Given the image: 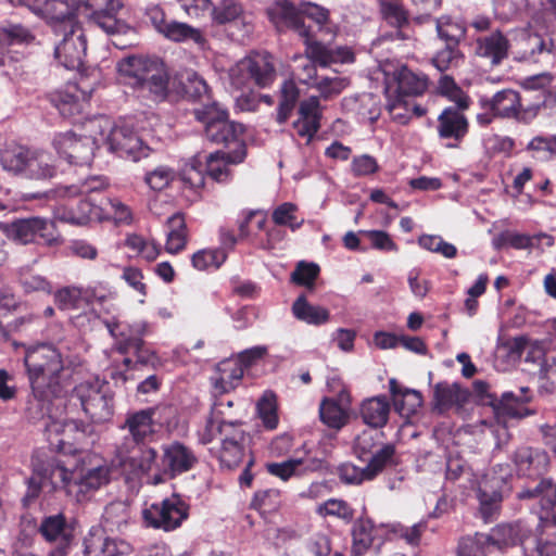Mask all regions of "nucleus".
Instances as JSON below:
<instances>
[{
    "mask_svg": "<svg viewBox=\"0 0 556 556\" xmlns=\"http://www.w3.org/2000/svg\"><path fill=\"white\" fill-rule=\"evenodd\" d=\"M382 470H371V465H367L363 468L356 467L355 465H344L340 468V478L342 481L350 484H361L364 481H370L375 479Z\"/></svg>",
    "mask_w": 556,
    "mask_h": 556,
    "instance_id": "052dcab7",
    "label": "nucleus"
},
{
    "mask_svg": "<svg viewBox=\"0 0 556 556\" xmlns=\"http://www.w3.org/2000/svg\"><path fill=\"white\" fill-rule=\"evenodd\" d=\"M509 47L507 37L502 31L495 30L476 39L475 52L478 56L486 59L491 65L496 66L507 59Z\"/></svg>",
    "mask_w": 556,
    "mask_h": 556,
    "instance_id": "cd10ccee",
    "label": "nucleus"
},
{
    "mask_svg": "<svg viewBox=\"0 0 556 556\" xmlns=\"http://www.w3.org/2000/svg\"><path fill=\"white\" fill-rule=\"evenodd\" d=\"M529 533V530L520 522H516L497 526L486 536L490 539L491 548L503 549L507 546L522 544Z\"/></svg>",
    "mask_w": 556,
    "mask_h": 556,
    "instance_id": "473e14b6",
    "label": "nucleus"
},
{
    "mask_svg": "<svg viewBox=\"0 0 556 556\" xmlns=\"http://www.w3.org/2000/svg\"><path fill=\"white\" fill-rule=\"evenodd\" d=\"M104 8L88 14L89 21L111 37V42L118 49H126L137 42L136 30L124 21L117 18V12L123 8L119 0H104Z\"/></svg>",
    "mask_w": 556,
    "mask_h": 556,
    "instance_id": "9d476101",
    "label": "nucleus"
},
{
    "mask_svg": "<svg viewBox=\"0 0 556 556\" xmlns=\"http://www.w3.org/2000/svg\"><path fill=\"white\" fill-rule=\"evenodd\" d=\"M39 534L46 542L55 544L48 556L68 555L74 530L63 513L45 516L39 523Z\"/></svg>",
    "mask_w": 556,
    "mask_h": 556,
    "instance_id": "aec40b11",
    "label": "nucleus"
},
{
    "mask_svg": "<svg viewBox=\"0 0 556 556\" xmlns=\"http://www.w3.org/2000/svg\"><path fill=\"white\" fill-rule=\"evenodd\" d=\"M374 523L368 518H358L352 529L353 554L361 556L366 553L374 542Z\"/></svg>",
    "mask_w": 556,
    "mask_h": 556,
    "instance_id": "37998d69",
    "label": "nucleus"
},
{
    "mask_svg": "<svg viewBox=\"0 0 556 556\" xmlns=\"http://www.w3.org/2000/svg\"><path fill=\"white\" fill-rule=\"evenodd\" d=\"M159 409L157 406L148 407L126 415L121 429L127 431V434L116 445V451L122 459H126L138 445L147 444L153 440L156 433L154 417Z\"/></svg>",
    "mask_w": 556,
    "mask_h": 556,
    "instance_id": "1a4fd4ad",
    "label": "nucleus"
},
{
    "mask_svg": "<svg viewBox=\"0 0 556 556\" xmlns=\"http://www.w3.org/2000/svg\"><path fill=\"white\" fill-rule=\"evenodd\" d=\"M53 147L70 164L90 165L96 149V139L89 136H77L74 131L56 134Z\"/></svg>",
    "mask_w": 556,
    "mask_h": 556,
    "instance_id": "6ab92c4d",
    "label": "nucleus"
},
{
    "mask_svg": "<svg viewBox=\"0 0 556 556\" xmlns=\"http://www.w3.org/2000/svg\"><path fill=\"white\" fill-rule=\"evenodd\" d=\"M23 362L34 399L50 414L51 405L62 400L70 388L61 352L48 343L27 345Z\"/></svg>",
    "mask_w": 556,
    "mask_h": 556,
    "instance_id": "f257e3e1",
    "label": "nucleus"
},
{
    "mask_svg": "<svg viewBox=\"0 0 556 556\" xmlns=\"http://www.w3.org/2000/svg\"><path fill=\"white\" fill-rule=\"evenodd\" d=\"M438 93L454 102L459 109H468L470 104L469 97L455 83L450 75H442L438 80Z\"/></svg>",
    "mask_w": 556,
    "mask_h": 556,
    "instance_id": "09e8293b",
    "label": "nucleus"
},
{
    "mask_svg": "<svg viewBox=\"0 0 556 556\" xmlns=\"http://www.w3.org/2000/svg\"><path fill=\"white\" fill-rule=\"evenodd\" d=\"M147 333V324L138 323L128 327V332L125 337H121L116 343V350L121 354H127L128 352H135V342L141 341L142 337Z\"/></svg>",
    "mask_w": 556,
    "mask_h": 556,
    "instance_id": "338daca9",
    "label": "nucleus"
},
{
    "mask_svg": "<svg viewBox=\"0 0 556 556\" xmlns=\"http://www.w3.org/2000/svg\"><path fill=\"white\" fill-rule=\"evenodd\" d=\"M384 433L378 429H367L359 433L354 440V453L371 465V470L383 469L391 466L394 460L395 446L392 443L383 442Z\"/></svg>",
    "mask_w": 556,
    "mask_h": 556,
    "instance_id": "f8f14e48",
    "label": "nucleus"
},
{
    "mask_svg": "<svg viewBox=\"0 0 556 556\" xmlns=\"http://www.w3.org/2000/svg\"><path fill=\"white\" fill-rule=\"evenodd\" d=\"M292 313L296 319L311 325H321L329 320V311L307 302L305 295H300L292 304Z\"/></svg>",
    "mask_w": 556,
    "mask_h": 556,
    "instance_id": "a19ab883",
    "label": "nucleus"
},
{
    "mask_svg": "<svg viewBox=\"0 0 556 556\" xmlns=\"http://www.w3.org/2000/svg\"><path fill=\"white\" fill-rule=\"evenodd\" d=\"M464 62V54L459 47L445 46L431 59V64L441 73L456 68Z\"/></svg>",
    "mask_w": 556,
    "mask_h": 556,
    "instance_id": "603ef678",
    "label": "nucleus"
},
{
    "mask_svg": "<svg viewBox=\"0 0 556 556\" xmlns=\"http://www.w3.org/2000/svg\"><path fill=\"white\" fill-rule=\"evenodd\" d=\"M266 15L278 33H296L307 46V53L321 64H327V61L336 55L314 39L311 27L306 26L302 18L301 4L296 7L289 0H275L267 7Z\"/></svg>",
    "mask_w": 556,
    "mask_h": 556,
    "instance_id": "7ed1b4c3",
    "label": "nucleus"
},
{
    "mask_svg": "<svg viewBox=\"0 0 556 556\" xmlns=\"http://www.w3.org/2000/svg\"><path fill=\"white\" fill-rule=\"evenodd\" d=\"M321 467V462L313 457L289 458L281 463H269L266 465L267 471L288 481L291 477H301L307 472L316 471Z\"/></svg>",
    "mask_w": 556,
    "mask_h": 556,
    "instance_id": "c756f323",
    "label": "nucleus"
},
{
    "mask_svg": "<svg viewBox=\"0 0 556 556\" xmlns=\"http://www.w3.org/2000/svg\"><path fill=\"white\" fill-rule=\"evenodd\" d=\"M83 556H105V532L91 527L83 539Z\"/></svg>",
    "mask_w": 556,
    "mask_h": 556,
    "instance_id": "bf43d9fd",
    "label": "nucleus"
},
{
    "mask_svg": "<svg viewBox=\"0 0 556 556\" xmlns=\"http://www.w3.org/2000/svg\"><path fill=\"white\" fill-rule=\"evenodd\" d=\"M60 38L54 56L67 70H79L87 53V38L81 25L54 33Z\"/></svg>",
    "mask_w": 556,
    "mask_h": 556,
    "instance_id": "f3484780",
    "label": "nucleus"
},
{
    "mask_svg": "<svg viewBox=\"0 0 556 556\" xmlns=\"http://www.w3.org/2000/svg\"><path fill=\"white\" fill-rule=\"evenodd\" d=\"M247 156V148L244 142H240L238 148L231 152L217 151L211 153L206 159V172L208 177L217 182H225L230 179L231 173L229 164H239Z\"/></svg>",
    "mask_w": 556,
    "mask_h": 556,
    "instance_id": "bb28decb",
    "label": "nucleus"
},
{
    "mask_svg": "<svg viewBox=\"0 0 556 556\" xmlns=\"http://www.w3.org/2000/svg\"><path fill=\"white\" fill-rule=\"evenodd\" d=\"M18 281L25 293L42 292L50 294L52 292L51 283L41 275L21 270L18 274Z\"/></svg>",
    "mask_w": 556,
    "mask_h": 556,
    "instance_id": "69168bd1",
    "label": "nucleus"
},
{
    "mask_svg": "<svg viewBox=\"0 0 556 556\" xmlns=\"http://www.w3.org/2000/svg\"><path fill=\"white\" fill-rule=\"evenodd\" d=\"M275 78V65L268 53L251 54L230 70L231 85L238 89L251 86L266 88L274 83Z\"/></svg>",
    "mask_w": 556,
    "mask_h": 556,
    "instance_id": "6e6552de",
    "label": "nucleus"
},
{
    "mask_svg": "<svg viewBox=\"0 0 556 556\" xmlns=\"http://www.w3.org/2000/svg\"><path fill=\"white\" fill-rule=\"evenodd\" d=\"M301 14L302 18L304 17L311 18L314 21L320 33H325L330 36V39L333 38L334 33L332 28L328 25L329 22V11L318 4L304 2L301 3Z\"/></svg>",
    "mask_w": 556,
    "mask_h": 556,
    "instance_id": "13d9d810",
    "label": "nucleus"
},
{
    "mask_svg": "<svg viewBox=\"0 0 556 556\" xmlns=\"http://www.w3.org/2000/svg\"><path fill=\"white\" fill-rule=\"evenodd\" d=\"M0 231L8 239L20 244L35 242L37 237L41 238L48 245L58 242L53 222L42 217L18 218L11 223L0 222Z\"/></svg>",
    "mask_w": 556,
    "mask_h": 556,
    "instance_id": "ddd939ff",
    "label": "nucleus"
},
{
    "mask_svg": "<svg viewBox=\"0 0 556 556\" xmlns=\"http://www.w3.org/2000/svg\"><path fill=\"white\" fill-rule=\"evenodd\" d=\"M299 96L300 91L294 81H283L280 87V101L277 113V122L279 124L287 122L299 100Z\"/></svg>",
    "mask_w": 556,
    "mask_h": 556,
    "instance_id": "de8ad7c7",
    "label": "nucleus"
},
{
    "mask_svg": "<svg viewBox=\"0 0 556 556\" xmlns=\"http://www.w3.org/2000/svg\"><path fill=\"white\" fill-rule=\"evenodd\" d=\"M194 117L204 125L207 140L217 144L237 146L242 142L239 137L243 134V125L229 119L228 112L218 102L212 101L194 109Z\"/></svg>",
    "mask_w": 556,
    "mask_h": 556,
    "instance_id": "39448f33",
    "label": "nucleus"
},
{
    "mask_svg": "<svg viewBox=\"0 0 556 556\" xmlns=\"http://www.w3.org/2000/svg\"><path fill=\"white\" fill-rule=\"evenodd\" d=\"M316 511L323 516L337 517L345 522H351L354 518V509L343 500L329 498L318 505Z\"/></svg>",
    "mask_w": 556,
    "mask_h": 556,
    "instance_id": "4d7b16f0",
    "label": "nucleus"
},
{
    "mask_svg": "<svg viewBox=\"0 0 556 556\" xmlns=\"http://www.w3.org/2000/svg\"><path fill=\"white\" fill-rule=\"evenodd\" d=\"M458 106L445 108L438 116L437 131L441 140L446 141L447 148H459L469 131V122L464 111Z\"/></svg>",
    "mask_w": 556,
    "mask_h": 556,
    "instance_id": "393cba45",
    "label": "nucleus"
},
{
    "mask_svg": "<svg viewBox=\"0 0 556 556\" xmlns=\"http://www.w3.org/2000/svg\"><path fill=\"white\" fill-rule=\"evenodd\" d=\"M490 539L486 533H475L459 540L457 547V556H479L491 549Z\"/></svg>",
    "mask_w": 556,
    "mask_h": 556,
    "instance_id": "3c124183",
    "label": "nucleus"
},
{
    "mask_svg": "<svg viewBox=\"0 0 556 556\" xmlns=\"http://www.w3.org/2000/svg\"><path fill=\"white\" fill-rule=\"evenodd\" d=\"M177 78L184 97L191 100H203L204 98L210 100V88L204 78L197 72L186 70Z\"/></svg>",
    "mask_w": 556,
    "mask_h": 556,
    "instance_id": "ea45409f",
    "label": "nucleus"
},
{
    "mask_svg": "<svg viewBox=\"0 0 556 556\" xmlns=\"http://www.w3.org/2000/svg\"><path fill=\"white\" fill-rule=\"evenodd\" d=\"M104 210L103 201L97 202L92 197L85 195L80 199L75 208H71L65 219L72 224L84 225L91 220L102 218Z\"/></svg>",
    "mask_w": 556,
    "mask_h": 556,
    "instance_id": "c9c22d12",
    "label": "nucleus"
},
{
    "mask_svg": "<svg viewBox=\"0 0 556 556\" xmlns=\"http://www.w3.org/2000/svg\"><path fill=\"white\" fill-rule=\"evenodd\" d=\"M520 59L545 66L556 63L555 46L552 38L536 33L522 31L516 42Z\"/></svg>",
    "mask_w": 556,
    "mask_h": 556,
    "instance_id": "5701e85b",
    "label": "nucleus"
},
{
    "mask_svg": "<svg viewBox=\"0 0 556 556\" xmlns=\"http://www.w3.org/2000/svg\"><path fill=\"white\" fill-rule=\"evenodd\" d=\"M163 36L174 42H184L191 40L197 45H204L205 39L199 28L192 27L187 23L169 20L168 26Z\"/></svg>",
    "mask_w": 556,
    "mask_h": 556,
    "instance_id": "c03bdc74",
    "label": "nucleus"
},
{
    "mask_svg": "<svg viewBox=\"0 0 556 556\" xmlns=\"http://www.w3.org/2000/svg\"><path fill=\"white\" fill-rule=\"evenodd\" d=\"M469 392L458 383L446 381L438 382L433 388L434 408L439 412L448 409L453 405L462 406L467 402Z\"/></svg>",
    "mask_w": 556,
    "mask_h": 556,
    "instance_id": "2f4dec72",
    "label": "nucleus"
},
{
    "mask_svg": "<svg viewBox=\"0 0 556 556\" xmlns=\"http://www.w3.org/2000/svg\"><path fill=\"white\" fill-rule=\"evenodd\" d=\"M198 463L193 451L180 442H172L162 446L160 473L152 478L153 484L162 483L165 477L174 478L177 475L191 470Z\"/></svg>",
    "mask_w": 556,
    "mask_h": 556,
    "instance_id": "a211bd4d",
    "label": "nucleus"
},
{
    "mask_svg": "<svg viewBox=\"0 0 556 556\" xmlns=\"http://www.w3.org/2000/svg\"><path fill=\"white\" fill-rule=\"evenodd\" d=\"M391 406L386 395L366 399L362 402L359 414L364 424L374 429L383 428L389 420Z\"/></svg>",
    "mask_w": 556,
    "mask_h": 556,
    "instance_id": "7c9ffc66",
    "label": "nucleus"
},
{
    "mask_svg": "<svg viewBox=\"0 0 556 556\" xmlns=\"http://www.w3.org/2000/svg\"><path fill=\"white\" fill-rule=\"evenodd\" d=\"M478 498L480 502V511L485 520L492 518L500 507L502 494L490 489L486 483L479 486Z\"/></svg>",
    "mask_w": 556,
    "mask_h": 556,
    "instance_id": "680f3d73",
    "label": "nucleus"
},
{
    "mask_svg": "<svg viewBox=\"0 0 556 556\" xmlns=\"http://www.w3.org/2000/svg\"><path fill=\"white\" fill-rule=\"evenodd\" d=\"M73 475L56 458H51L43 464H35L34 473L27 480L25 498L34 501L43 489L48 492L64 490L67 495H74L76 484Z\"/></svg>",
    "mask_w": 556,
    "mask_h": 556,
    "instance_id": "423d86ee",
    "label": "nucleus"
},
{
    "mask_svg": "<svg viewBox=\"0 0 556 556\" xmlns=\"http://www.w3.org/2000/svg\"><path fill=\"white\" fill-rule=\"evenodd\" d=\"M242 427V421L224 412L223 402H215L206 426L200 434V442L208 444L218 440L222 444L233 441H249V435Z\"/></svg>",
    "mask_w": 556,
    "mask_h": 556,
    "instance_id": "9b49d317",
    "label": "nucleus"
},
{
    "mask_svg": "<svg viewBox=\"0 0 556 556\" xmlns=\"http://www.w3.org/2000/svg\"><path fill=\"white\" fill-rule=\"evenodd\" d=\"M109 482V468L106 466H97L87 470L79 478H75L76 489L74 496L76 500L83 501L90 491L98 490Z\"/></svg>",
    "mask_w": 556,
    "mask_h": 556,
    "instance_id": "58836bf2",
    "label": "nucleus"
},
{
    "mask_svg": "<svg viewBox=\"0 0 556 556\" xmlns=\"http://www.w3.org/2000/svg\"><path fill=\"white\" fill-rule=\"evenodd\" d=\"M90 99V92L83 90L76 84H70L63 90L51 94V103L64 117L80 114Z\"/></svg>",
    "mask_w": 556,
    "mask_h": 556,
    "instance_id": "a878e982",
    "label": "nucleus"
},
{
    "mask_svg": "<svg viewBox=\"0 0 556 556\" xmlns=\"http://www.w3.org/2000/svg\"><path fill=\"white\" fill-rule=\"evenodd\" d=\"M320 420L330 428H342L348 419L344 409L333 400L325 399L319 407Z\"/></svg>",
    "mask_w": 556,
    "mask_h": 556,
    "instance_id": "5fc2aeb1",
    "label": "nucleus"
},
{
    "mask_svg": "<svg viewBox=\"0 0 556 556\" xmlns=\"http://www.w3.org/2000/svg\"><path fill=\"white\" fill-rule=\"evenodd\" d=\"M104 0H50L46 3L45 14L53 33L80 25L77 13L85 12L86 16L101 8Z\"/></svg>",
    "mask_w": 556,
    "mask_h": 556,
    "instance_id": "4468645a",
    "label": "nucleus"
},
{
    "mask_svg": "<svg viewBox=\"0 0 556 556\" xmlns=\"http://www.w3.org/2000/svg\"><path fill=\"white\" fill-rule=\"evenodd\" d=\"M248 441H233L228 443H222L217 450V457L222 466L232 469L238 467L247 451Z\"/></svg>",
    "mask_w": 556,
    "mask_h": 556,
    "instance_id": "8fccbe9b",
    "label": "nucleus"
},
{
    "mask_svg": "<svg viewBox=\"0 0 556 556\" xmlns=\"http://www.w3.org/2000/svg\"><path fill=\"white\" fill-rule=\"evenodd\" d=\"M189 506L179 495H172L159 503H153L142 510V518L148 527L173 531L188 518Z\"/></svg>",
    "mask_w": 556,
    "mask_h": 556,
    "instance_id": "2eb2a0df",
    "label": "nucleus"
},
{
    "mask_svg": "<svg viewBox=\"0 0 556 556\" xmlns=\"http://www.w3.org/2000/svg\"><path fill=\"white\" fill-rule=\"evenodd\" d=\"M132 514L130 506L124 501L108 504L102 515L103 530L124 533L130 522Z\"/></svg>",
    "mask_w": 556,
    "mask_h": 556,
    "instance_id": "72a5a7b5",
    "label": "nucleus"
},
{
    "mask_svg": "<svg viewBox=\"0 0 556 556\" xmlns=\"http://www.w3.org/2000/svg\"><path fill=\"white\" fill-rule=\"evenodd\" d=\"M397 84L396 97L419 96L428 87V78L425 75H418L406 66L401 67L394 73Z\"/></svg>",
    "mask_w": 556,
    "mask_h": 556,
    "instance_id": "4c0bfd02",
    "label": "nucleus"
},
{
    "mask_svg": "<svg viewBox=\"0 0 556 556\" xmlns=\"http://www.w3.org/2000/svg\"><path fill=\"white\" fill-rule=\"evenodd\" d=\"M435 29L438 37L445 42V46L459 47L466 34L464 26L447 16L435 20Z\"/></svg>",
    "mask_w": 556,
    "mask_h": 556,
    "instance_id": "a18cd8bd",
    "label": "nucleus"
},
{
    "mask_svg": "<svg viewBox=\"0 0 556 556\" xmlns=\"http://www.w3.org/2000/svg\"><path fill=\"white\" fill-rule=\"evenodd\" d=\"M515 464L518 472L528 477H539L543 475L549 464L547 453L542 448L523 446L515 452Z\"/></svg>",
    "mask_w": 556,
    "mask_h": 556,
    "instance_id": "c85d7f7f",
    "label": "nucleus"
},
{
    "mask_svg": "<svg viewBox=\"0 0 556 556\" xmlns=\"http://www.w3.org/2000/svg\"><path fill=\"white\" fill-rule=\"evenodd\" d=\"M254 30V20L252 14L244 11L228 26L229 35L239 41H244Z\"/></svg>",
    "mask_w": 556,
    "mask_h": 556,
    "instance_id": "774afa93",
    "label": "nucleus"
},
{
    "mask_svg": "<svg viewBox=\"0 0 556 556\" xmlns=\"http://www.w3.org/2000/svg\"><path fill=\"white\" fill-rule=\"evenodd\" d=\"M135 367L138 368L140 375L144 371L156 370L162 366V361L155 351L149 349L143 339L135 342Z\"/></svg>",
    "mask_w": 556,
    "mask_h": 556,
    "instance_id": "864d4df0",
    "label": "nucleus"
},
{
    "mask_svg": "<svg viewBox=\"0 0 556 556\" xmlns=\"http://www.w3.org/2000/svg\"><path fill=\"white\" fill-rule=\"evenodd\" d=\"M489 383L483 380H476L473 382L475 392L481 397L485 396L489 399L488 403L492 405L497 413L513 418H522L530 415V410L525 406V403L530 400L528 388H520L519 394L504 392L500 399L497 395L489 393Z\"/></svg>",
    "mask_w": 556,
    "mask_h": 556,
    "instance_id": "412c9836",
    "label": "nucleus"
},
{
    "mask_svg": "<svg viewBox=\"0 0 556 556\" xmlns=\"http://www.w3.org/2000/svg\"><path fill=\"white\" fill-rule=\"evenodd\" d=\"M4 170L29 180H48L56 175L53 157L45 152L23 146L7 147L0 153Z\"/></svg>",
    "mask_w": 556,
    "mask_h": 556,
    "instance_id": "20e7f679",
    "label": "nucleus"
},
{
    "mask_svg": "<svg viewBox=\"0 0 556 556\" xmlns=\"http://www.w3.org/2000/svg\"><path fill=\"white\" fill-rule=\"evenodd\" d=\"M317 40L321 46L326 47L327 50L337 55L327 61V64H321L319 61L307 53V46H305L304 55L294 56V62L296 63L295 71L299 80L306 85L312 84V80L316 79V65L328 67L331 64L350 63L354 60V54L348 47H333L328 40L324 38Z\"/></svg>",
    "mask_w": 556,
    "mask_h": 556,
    "instance_id": "4be33fe9",
    "label": "nucleus"
},
{
    "mask_svg": "<svg viewBox=\"0 0 556 556\" xmlns=\"http://www.w3.org/2000/svg\"><path fill=\"white\" fill-rule=\"evenodd\" d=\"M380 12L383 20L389 25L396 28L394 34L395 39L406 40L410 37L403 30L404 27L408 26L409 18L407 10L401 3L390 0H381Z\"/></svg>",
    "mask_w": 556,
    "mask_h": 556,
    "instance_id": "e433bc0d",
    "label": "nucleus"
},
{
    "mask_svg": "<svg viewBox=\"0 0 556 556\" xmlns=\"http://www.w3.org/2000/svg\"><path fill=\"white\" fill-rule=\"evenodd\" d=\"M106 143L110 151L117 156L134 162L147 157L150 153V148L127 126L113 127L106 137Z\"/></svg>",
    "mask_w": 556,
    "mask_h": 556,
    "instance_id": "b1692460",
    "label": "nucleus"
},
{
    "mask_svg": "<svg viewBox=\"0 0 556 556\" xmlns=\"http://www.w3.org/2000/svg\"><path fill=\"white\" fill-rule=\"evenodd\" d=\"M227 254L222 249L201 250L192 255V265L199 270H205L211 267L218 268L225 261Z\"/></svg>",
    "mask_w": 556,
    "mask_h": 556,
    "instance_id": "e2e57ef3",
    "label": "nucleus"
},
{
    "mask_svg": "<svg viewBox=\"0 0 556 556\" xmlns=\"http://www.w3.org/2000/svg\"><path fill=\"white\" fill-rule=\"evenodd\" d=\"M298 206L291 202L278 205L271 214L273 222L278 226H287L292 231L298 230L304 224V218L296 216Z\"/></svg>",
    "mask_w": 556,
    "mask_h": 556,
    "instance_id": "6e6d98bb",
    "label": "nucleus"
},
{
    "mask_svg": "<svg viewBox=\"0 0 556 556\" xmlns=\"http://www.w3.org/2000/svg\"><path fill=\"white\" fill-rule=\"evenodd\" d=\"M242 12L241 4L235 0H222L212 10V17L217 24H228L230 26Z\"/></svg>",
    "mask_w": 556,
    "mask_h": 556,
    "instance_id": "0e129e2a",
    "label": "nucleus"
},
{
    "mask_svg": "<svg viewBox=\"0 0 556 556\" xmlns=\"http://www.w3.org/2000/svg\"><path fill=\"white\" fill-rule=\"evenodd\" d=\"M119 74L127 84L148 92L154 101H162L168 91V74L159 58L128 55L117 63Z\"/></svg>",
    "mask_w": 556,
    "mask_h": 556,
    "instance_id": "f03ea898",
    "label": "nucleus"
},
{
    "mask_svg": "<svg viewBox=\"0 0 556 556\" xmlns=\"http://www.w3.org/2000/svg\"><path fill=\"white\" fill-rule=\"evenodd\" d=\"M481 103L494 116L514 118L522 123L532 121L538 115L540 109L539 105L522 108L519 93L513 89H503L491 98H482Z\"/></svg>",
    "mask_w": 556,
    "mask_h": 556,
    "instance_id": "dca6fc26",
    "label": "nucleus"
},
{
    "mask_svg": "<svg viewBox=\"0 0 556 556\" xmlns=\"http://www.w3.org/2000/svg\"><path fill=\"white\" fill-rule=\"evenodd\" d=\"M167 241L166 251L168 253H178L187 242V227L185 216L181 213H175L167 218Z\"/></svg>",
    "mask_w": 556,
    "mask_h": 556,
    "instance_id": "79ce46f5",
    "label": "nucleus"
},
{
    "mask_svg": "<svg viewBox=\"0 0 556 556\" xmlns=\"http://www.w3.org/2000/svg\"><path fill=\"white\" fill-rule=\"evenodd\" d=\"M71 401L79 402L84 413L97 424L113 416V397L106 382L98 379L77 384L71 393Z\"/></svg>",
    "mask_w": 556,
    "mask_h": 556,
    "instance_id": "0eeeda50",
    "label": "nucleus"
},
{
    "mask_svg": "<svg viewBox=\"0 0 556 556\" xmlns=\"http://www.w3.org/2000/svg\"><path fill=\"white\" fill-rule=\"evenodd\" d=\"M34 40L31 31L21 23L4 22L0 25V43L7 46L28 43Z\"/></svg>",
    "mask_w": 556,
    "mask_h": 556,
    "instance_id": "49530a36",
    "label": "nucleus"
},
{
    "mask_svg": "<svg viewBox=\"0 0 556 556\" xmlns=\"http://www.w3.org/2000/svg\"><path fill=\"white\" fill-rule=\"evenodd\" d=\"M217 375L212 377L214 390L218 394L233 390L243 377V367L238 361H223L216 367Z\"/></svg>",
    "mask_w": 556,
    "mask_h": 556,
    "instance_id": "f704fd0d",
    "label": "nucleus"
}]
</instances>
